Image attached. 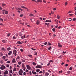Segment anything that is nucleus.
<instances>
[{"instance_id": "1", "label": "nucleus", "mask_w": 76, "mask_h": 76, "mask_svg": "<svg viewBox=\"0 0 76 76\" xmlns=\"http://www.w3.org/2000/svg\"><path fill=\"white\" fill-rule=\"evenodd\" d=\"M19 74L20 75H21V76L23 75L22 73H23V70L22 69H20V71L18 72Z\"/></svg>"}, {"instance_id": "2", "label": "nucleus", "mask_w": 76, "mask_h": 76, "mask_svg": "<svg viewBox=\"0 0 76 76\" xmlns=\"http://www.w3.org/2000/svg\"><path fill=\"white\" fill-rule=\"evenodd\" d=\"M6 68V66H5L3 65H1V66L0 67V69H1V70H3L4 69H5Z\"/></svg>"}, {"instance_id": "3", "label": "nucleus", "mask_w": 76, "mask_h": 76, "mask_svg": "<svg viewBox=\"0 0 76 76\" xmlns=\"http://www.w3.org/2000/svg\"><path fill=\"white\" fill-rule=\"evenodd\" d=\"M42 67V66L40 65H37V66H36V69H38V68H41Z\"/></svg>"}, {"instance_id": "4", "label": "nucleus", "mask_w": 76, "mask_h": 76, "mask_svg": "<svg viewBox=\"0 0 76 76\" xmlns=\"http://www.w3.org/2000/svg\"><path fill=\"white\" fill-rule=\"evenodd\" d=\"M27 69L28 70H31V67H30V66L28 65H26Z\"/></svg>"}, {"instance_id": "5", "label": "nucleus", "mask_w": 76, "mask_h": 76, "mask_svg": "<svg viewBox=\"0 0 76 76\" xmlns=\"http://www.w3.org/2000/svg\"><path fill=\"white\" fill-rule=\"evenodd\" d=\"M8 72L7 70H6L4 72V75H8Z\"/></svg>"}, {"instance_id": "6", "label": "nucleus", "mask_w": 76, "mask_h": 76, "mask_svg": "<svg viewBox=\"0 0 76 76\" xmlns=\"http://www.w3.org/2000/svg\"><path fill=\"white\" fill-rule=\"evenodd\" d=\"M17 53V51H16V50H13V54H16V53Z\"/></svg>"}, {"instance_id": "7", "label": "nucleus", "mask_w": 76, "mask_h": 76, "mask_svg": "<svg viewBox=\"0 0 76 76\" xmlns=\"http://www.w3.org/2000/svg\"><path fill=\"white\" fill-rule=\"evenodd\" d=\"M12 54V51H10L8 53V55L9 56H10V55H11V54Z\"/></svg>"}, {"instance_id": "8", "label": "nucleus", "mask_w": 76, "mask_h": 76, "mask_svg": "<svg viewBox=\"0 0 76 76\" xmlns=\"http://www.w3.org/2000/svg\"><path fill=\"white\" fill-rule=\"evenodd\" d=\"M24 64H22V67H23V68H26V67H25V65H24Z\"/></svg>"}, {"instance_id": "9", "label": "nucleus", "mask_w": 76, "mask_h": 76, "mask_svg": "<svg viewBox=\"0 0 76 76\" xmlns=\"http://www.w3.org/2000/svg\"><path fill=\"white\" fill-rule=\"evenodd\" d=\"M45 75L46 76H48L49 75V73L47 72H46L45 74Z\"/></svg>"}, {"instance_id": "10", "label": "nucleus", "mask_w": 76, "mask_h": 76, "mask_svg": "<svg viewBox=\"0 0 76 76\" xmlns=\"http://www.w3.org/2000/svg\"><path fill=\"white\" fill-rule=\"evenodd\" d=\"M72 20H73L71 18H68V20L69 21H72Z\"/></svg>"}, {"instance_id": "11", "label": "nucleus", "mask_w": 76, "mask_h": 76, "mask_svg": "<svg viewBox=\"0 0 76 76\" xmlns=\"http://www.w3.org/2000/svg\"><path fill=\"white\" fill-rule=\"evenodd\" d=\"M32 73L33 74H34V75H37V72H34V70H33L32 71Z\"/></svg>"}, {"instance_id": "12", "label": "nucleus", "mask_w": 76, "mask_h": 76, "mask_svg": "<svg viewBox=\"0 0 76 76\" xmlns=\"http://www.w3.org/2000/svg\"><path fill=\"white\" fill-rule=\"evenodd\" d=\"M45 22H51V21L50 20H46Z\"/></svg>"}, {"instance_id": "13", "label": "nucleus", "mask_w": 76, "mask_h": 76, "mask_svg": "<svg viewBox=\"0 0 76 76\" xmlns=\"http://www.w3.org/2000/svg\"><path fill=\"white\" fill-rule=\"evenodd\" d=\"M21 38L22 39H24V38H25V36L24 35V36H22Z\"/></svg>"}, {"instance_id": "14", "label": "nucleus", "mask_w": 76, "mask_h": 76, "mask_svg": "<svg viewBox=\"0 0 76 76\" xmlns=\"http://www.w3.org/2000/svg\"><path fill=\"white\" fill-rule=\"evenodd\" d=\"M12 61L13 63H15L16 62V61H15V58H14L13 59Z\"/></svg>"}, {"instance_id": "15", "label": "nucleus", "mask_w": 76, "mask_h": 76, "mask_svg": "<svg viewBox=\"0 0 76 76\" xmlns=\"http://www.w3.org/2000/svg\"><path fill=\"white\" fill-rule=\"evenodd\" d=\"M10 35H11V34L10 33H8L7 34V36H8V37H10Z\"/></svg>"}, {"instance_id": "16", "label": "nucleus", "mask_w": 76, "mask_h": 76, "mask_svg": "<svg viewBox=\"0 0 76 76\" xmlns=\"http://www.w3.org/2000/svg\"><path fill=\"white\" fill-rule=\"evenodd\" d=\"M2 58L3 59V60H5V59H6V56H4L2 57Z\"/></svg>"}, {"instance_id": "17", "label": "nucleus", "mask_w": 76, "mask_h": 76, "mask_svg": "<svg viewBox=\"0 0 76 76\" xmlns=\"http://www.w3.org/2000/svg\"><path fill=\"white\" fill-rule=\"evenodd\" d=\"M1 50L2 51H6V50L4 49V48L3 47L2 48Z\"/></svg>"}, {"instance_id": "18", "label": "nucleus", "mask_w": 76, "mask_h": 76, "mask_svg": "<svg viewBox=\"0 0 76 76\" xmlns=\"http://www.w3.org/2000/svg\"><path fill=\"white\" fill-rule=\"evenodd\" d=\"M10 50H11V48L10 47L7 48V51H9Z\"/></svg>"}, {"instance_id": "19", "label": "nucleus", "mask_w": 76, "mask_h": 76, "mask_svg": "<svg viewBox=\"0 0 76 76\" xmlns=\"http://www.w3.org/2000/svg\"><path fill=\"white\" fill-rule=\"evenodd\" d=\"M19 22H20V24H22V25H24V22H23V23H21L20 22V21H19Z\"/></svg>"}, {"instance_id": "20", "label": "nucleus", "mask_w": 76, "mask_h": 76, "mask_svg": "<svg viewBox=\"0 0 76 76\" xmlns=\"http://www.w3.org/2000/svg\"><path fill=\"white\" fill-rule=\"evenodd\" d=\"M21 7H22V8H23L26 9H27V8L23 6H21Z\"/></svg>"}, {"instance_id": "21", "label": "nucleus", "mask_w": 76, "mask_h": 76, "mask_svg": "<svg viewBox=\"0 0 76 76\" xmlns=\"http://www.w3.org/2000/svg\"><path fill=\"white\" fill-rule=\"evenodd\" d=\"M17 43H18V44H22V42H20V41H18L17 42Z\"/></svg>"}, {"instance_id": "22", "label": "nucleus", "mask_w": 76, "mask_h": 76, "mask_svg": "<svg viewBox=\"0 0 76 76\" xmlns=\"http://www.w3.org/2000/svg\"><path fill=\"white\" fill-rule=\"evenodd\" d=\"M48 45H51V43L50 42H48Z\"/></svg>"}, {"instance_id": "23", "label": "nucleus", "mask_w": 76, "mask_h": 76, "mask_svg": "<svg viewBox=\"0 0 76 76\" xmlns=\"http://www.w3.org/2000/svg\"><path fill=\"white\" fill-rule=\"evenodd\" d=\"M6 10H2V13L3 14H4V12H5Z\"/></svg>"}, {"instance_id": "24", "label": "nucleus", "mask_w": 76, "mask_h": 76, "mask_svg": "<svg viewBox=\"0 0 76 76\" xmlns=\"http://www.w3.org/2000/svg\"><path fill=\"white\" fill-rule=\"evenodd\" d=\"M9 73H12V69H10L9 70Z\"/></svg>"}, {"instance_id": "25", "label": "nucleus", "mask_w": 76, "mask_h": 76, "mask_svg": "<svg viewBox=\"0 0 76 76\" xmlns=\"http://www.w3.org/2000/svg\"><path fill=\"white\" fill-rule=\"evenodd\" d=\"M58 47H60V48L62 47V45H60V44H58Z\"/></svg>"}, {"instance_id": "26", "label": "nucleus", "mask_w": 76, "mask_h": 76, "mask_svg": "<svg viewBox=\"0 0 76 76\" xmlns=\"http://www.w3.org/2000/svg\"><path fill=\"white\" fill-rule=\"evenodd\" d=\"M5 14H6V15L8 14V11L5 10Z\"/></svg>"}, {"instance_id": "27", "label": "nucleus", "mask_w": 76, "mask_h": 76, "mask_svg": "<svg viewBox=\"0 0 76 76\" xmlns=\"http://www.w3.org/2000/svg\"><path fill=\"white\" fill-rule=\"evenodd\" d=\"M18 64H19V65H20L21 64H22V62L20 61L18 62Z\"/></svg>"}, {"instance_id": "28", "label": "nucleus", "mask_w": 76, "mask_h": 76, "mask_svg": "<svg viewBox=\"0 0 76 76\" xmlns=\"http://www.w3.org/2000/svg\"><path fill=\"white\" fill-rule=\"evenodd\" d=\"M48 49L49 50H51V47H50L49 48H48Z\"/></svg>"}, {"instance_id": "29", "label": "nucleus", "mask_w": 76, "mask_h": 76, "mask_svg": "<svg viewBox=\"0 0 76 76\" xmlns=\"http://www.w3.org/2000/svg\"><path fill=\"white\" fill-rule=\"evenodd\" d=\"M21 61H22V62H23V63H25V60L23 59H22Z\"/></svg>"}, {"instance_id": "30", "label": "nucleus", "mask_w": 76, "mask_h": 76, "mask_svg": "<svg viewBox=\"0 0 76 76\" xmlns=\"http://www.w3.org/2000/svg\"><path fill=\"white\" fill-rule=\"evenodd\" d=\"M13 39H16V37H15V36H13L12 37Z\"/></svg>"}, {"instance_id": "31", "label": "nucleus", "mask_w": 76, "mask_h": 76, "mask_svg": "<svg viewBox=\"0 0 76 76\" xmlns=\"http://www.w3.org/2000/svg\"><path fill=\"white\" fill-rule=\"evenodd\" d=\"M29 16L30 17L33 16V14H32V13H31L30 14Z\"/></svg>"}, {"instance_id": "32", "label": "nucleus", "mask_w": 76, "mask_h": 76, "mask_svg": "<svg viewBox=\"0 0 76 76\" xmlns=\"http://www.w3.org/2000/svg\"><path fill=\"white\" fill-rule=\"evenodd\" d=\"M19 35L20 36H22V34L20 32L19 33Z\"/></svg>"}, {"instance_id": "33", "label": "nucleus", "mask_w": 76, "mask_h": 76, "mask_svg": "<svg viewBox=\"0 0 76 76\" xmlns=\"http://www.w3.org/2000/svg\"><path fill=\"white\" fill-rule=\"evenodd\" d=\"M34 55H35L36 56H37V52H34Z\"/></svg>"}, {"instance_id": "34", "label": "nucleus", "mask_w": 76, "mask_h": 76, "mask_svg": "<svg viewBox=\"0 0 76 76\" xmlns=\"http://www.w3.org/2000/svg\"><path fill=\"white\" fill-rule=\"evenodd\" d=\"M33 65H34L35 66H36V65H37V64H36V63H35V62H33Z\"/></svg>"}, {"instance_id": "35", "label": "nucleus", "mask_w": 76, "mask_h": 76, "mask_svg": "<svg viewBox=\"0 0 76 76\" xmlns=\"http://www.w3.org/2000/svg\"><path fill=\"white\" fill-rule=\"evenodd\" d=\"M42 0H38L37 2H42Z\"/></svg>"}, {"instance_id": "36", "label": "nucleus", "mask_w": 76, "mask_h": 76, "mask_svg": "<svg viewBox=\"0 0 76 76\" xmlns=\"http://www.w3.org/2000/svg\"><path fill=\"white\" fill-rule=\"evenodd\" d=\"M31 49L32 50H33V51H35V50H36V49H34L33 48H32Z\"/></svg>"}, {"instance_id": "37", "label": "nucleus", "mask_w": 76, "mask_h": 76, "mask_svg": "<svg viewBox=\"0 0 76 76\" xmlns=\"http://www.w3.org/2000/svg\"><path fill=\"white\" fill-rule=\"evenodd\" d=\"M73 21H76V18H74L73 19Z\"/></svg>"}, {"instance_id": "38", "label": "nucleus", "mask_w": 76, "mask_h": 76, "mask_svg": "<svg viewBox=\"0 0 76 76\" xmlns=\"http://www.w3.org/2000/svg\"><path fill=\"white\" fill-rule=\"evenodd\" d=\"M16 68L14 67V69L13 70V71H15V72L16 71Z\"/></svg>"}, {"instance_id": "39", "label": "nucleus", "mask_w": 76, "mask_h": 76, "mask_svg": "<svg viewBox=\"0 0 76 76\" xmlns=\"http://www.w3.org/2000/svg\"><path fill=\"white\" fill-rule=\"evenodd\" d=\"M40 70H39V69H37V70H36V72H39V71H40Z\"/></svg>"}, {"instance_id": "40", "label": "nucleus", "mask_w": 76, "mask_h": 76, "mask_svg": "<svg viewBox=\"0 0 76 76\" xmlns=\"http://www.w3.org/2000/svg\"><path fill=\"white\" fill-rule=\"evenodd\" d=\"M2 6L3 7L5 6H6V4H2Z\"/></svg>"}, {"instance_id": "41", "label": "nucleus", "mask_w": 76, "mask_h": 76, "mask_svg": "<svg viewBox=\"0 0 76 76\" xmlns=\"http://www.w3.org/2000/svg\"><path fill=\"white\" fill-rule=\"evenodd\" d=\"M49 62L50 63H53V61H52V60H51L49 61Z\"/></svg>"}, {"instance_id": "42", "label": "nucleus", "mask_w": 76, "mask_h": 76, "mask_svg": "<svg viewBox=\"0 0 76 76\" xmlns=\"http://www.w3.org/2000/svg\"><path fill=\"white\" fill-rule=\"evenodd\" d=\"M67 73L68 74H70V73H71V72L70 71H67Z\"/></svg>"}, {"instance_id": "43", "label": "nucleus", "mask_w": 76, "mask_h": 76, "mask_svg": "<svg viewBox=\"0 0 76 76\" xmlns=\"http://www.w3.org/2000/svg\"><path fill=\"white\" fill-rule=\"evenodd\" d=\"M57 19H60V16L59 15H58L57 16Z\"/></svg>"}, {"instance_id": "44", "label": "nucleus", "mask_w": 76, "mask_h": 76, "mask_svg": "<svg viewBox=\"0 0 76 76\" xmlns=\"http://www.w3.org/2000/svg\"><path fill=\"white\" fill-rule=\"evenodd\" d=\"M2 42L3 43H6V41H5V40H3Z\"/></svg>"}, {"instance_id": "45", "label": "nucleus", "mask_w": 76, "mask_h": 76, "mask_svg": "<svg viewBox=\"0 0 76 76\" xmlns=\"http://www.w3.org/2000/svg\"><path fill=\"white\" fill-rule=\"evenodd\" d=\"M0 55L1 56H3V53H0Z\"/></svg>"}, {"instance_id": "46", "label": "nucleus", "mask_w": 76, "mask_h": 76, "mask_svg": "<svg viewBox=\"0 0 76 76\" xmlns=\"http://www.w3.org/2000/svg\"><path fill=\"white\" fill-rule=\"evenodd\" d=\"M47 44V42H45L44 43V45H46Z\"/></svg>"}, {"instance_id": "47", "label": "nucleus", "mask_w": 76, "mask_h": 76, "mask_svg": "<svg viewBox=\"0 0 76 76\" xmlns=\"http://www.w3.org/2000/svg\"><path fill=\"white\" fill-rule=\"evenodd\" d=\"M20 50L22 52H23V49H20Z\"/></svg>"}, {"instance_id": "48", "label": "nucleus", "mask_w": 76, "mask_h": 76, "mask_svg": "<svg viewBox=\"0 0 76 76\" xmlns=\"http://www.w3.org/2000/svg\"><path fill=\"white\" fill-rule=\"evenodd\" d=\"M52 31H53V32H55V31H56V29H53Z\"/></svg>"}, {"instance_id": "49", "label": "nucleus", "mask_w": 76, "mask_h": 76, "mask_svg": "<svg viewBox=\"0 0 76 76\" xmlns=\"http://www.w3.org/2000/svg\"><path fill=\"white\" fill-rule=\"evenodd\" d=\"M37 25H38L39 24V22L38 21H37V22L36 23Z\"/></svg>"}, {"instance_id": "50", "label": "nucleus", "mask_w": 76, "mask_h": 76, "mask_svg": "<svg viewBox=\"0 0 76 76\" xmlns=\"http://www.w3.org/2000/svg\"><path fill=\"white\" fill-rule=\"evenodd\" d=\"M23 16V15L21 14L20 15V17H22V16Z\"/></svg>"}, {"instance_id": "51", "label": "nucleus", "mask_w": 76, "mask_h": 76, "mask_svg": "<svg viewBox=\"0 0 76 76\" xmlns=\"http://www.w3.org/2000/svg\"><path fill=\"white\" fill-rule=\"evenodd\" d=\"M0 20H1V21L2 22H3V19L1 18H0Z\"/></svg>"}, {"instance_id": "52", "label": "nucleus", "mask_w": 76, "mask_h": 76, "mask_svg": "<svg viewBox=\"0 0 76 76\" xmlns=\"http://www.w3.org/2000/svg\"><path fill=\"white\" fill-rule=\"evenodd\" d=\"M69 16H73V14H69Z\"/></svg>"}, {"instance_id": "53", "label": "nucleus", "mask_w": 76, "mask_h": 76, "mask_svg": "<svg viewBox=\"0 0 76 76\" xmlns=\"http://www.w3.org/2000/svg\"><path fill=\"white\" fill-rule=\"evenodd\" d=\"M23 75H26V72H24L23 73Z\"/></svg>"}, {"instance_id": "54", "label": "nucleus", "mask_w": 76, "mask_h": 76, "mask_svg": "<svg viewBox=\"0 0 76 76\" xmlns=\"http://www.w3.org/2000/svg\"><path fill=\"white\" fill-rule=\"evenodd\" d=\"M29 74H30V75H32V73H31V71H30L29 72Z\"/></svg>"}, {"instance_id": "55", "label": "nucleus", "mask_w": 76, "mask_h": 76, "mask_svg": "<svg viewBox=\"0 0 76 76\" xmlns=\"http://www.w3.org/2000/svg\"><path fill=\"white\" fill-rule=\"evenodd\" d=\"M72 70V67H70L69 68V70Z\"/></svg>"}, {"instance_id": "56", "label": "nucleus", "mask_w": 76, "mask_h": 76, "mask_svg": "<svg viewBox=\"0 0 76 76\" xmlns=\"http://www.w3.org/2000/svg\"><path fill=\"white\" fill-rule=\"evenodd\" d=\"M58 25L56 26H55L56 28H58Z\"/></svg>"}, {"instance_id": "57", "label": "nucleus", "mask_w": 76, "mask_h": 76, "mask_svg": "<svg viewBox=\"0 0 76 76\" xmlns=\"http://www.w3.org/2000/svg\"><path fill=\"white\" fill-rule=\"evenodd\" d=\"M66 53H67V52H64V51L63 52V53H64V54H66Z\"/></svg>"}, {"instance_id": "58", "label": "nucleus", "mask_w": 76, "mask_h": 76, "mask_svg": "<svg viewBox=\"0 0 76 76\" xmlns=\"http://www.w3.org/2000/svg\"><path fill=\"white\" fill-rule=\"evenodd\" d=\"M7 63H10V61H7Z\"/></svg>"}, {"instance_id": "59", "label": "nucleus", "mask_w": 76, "mask_h": 76, "mask_svg": "<svg viewBox=\"0 0 76 76\" xmlns=\"http://www.w3.org/2000/svg\"><path fill=\"white\" fill-rule=\"evenodd\" d=\"M6 67H9V65H7L6 66Z\"/></svg>"}, {"instance_id": "60", "label": "nucleus", "mask_w": 76, "mask_h": 76, "mask_svg": "<svg viewBox=\"0 0 76 76\" xmlns=\"http://www.w3.org/2000/svg\"><path fill=\"white\" fill-rule=\"evenodd\" d=\"M26 72L27 73L28 72V69H26Z\"/></svg>"}, {"instance_id": "61", "label": "nucleus", "mask_w": 76, "mask_h": 76, "mask_svg": "<svg viewBox=\"0 0 76 76\" xmlns=\"http://www.w3.org/2000/svg\"><path fill=\"white\" fill-rule=\"evenodd\" d=\"M59 73H62V72H63V71H59Z\"/></svg>"}, {"instance_id": "62", "label": "nucleus", "mask_w": 76, "mask_h": 76, "mask_svg": "<svg viewBox=\"0 0 76 76\" xmlns=\"http://www.w3.org/2000/svg\"><path fill=\"white\" fill-rule=\"evenodd\" d=\"M65 66H66V67H67V66H68V64H66L65 65Z\"/></svg>"}, {"instance_id": "63", "label": "nucleus", "mask_w": 76, "mask_h": 76, "mask_svg": "<svg viewBox=\"0 0 76 76\" xmlns=\"http://www.w3.org/2000/svg\"><path fill=\"white\" fill-rule=\"evenodd\" d=\"M48 72H50V73L51 72L50 70H48Z\"/></svg>"}, {"instance_id": "64", "label": "nucleus", "mask_w": 76, "mask_h": 76, "mask_svg": "<svg viewBox=\"0 0 76 76\" xmlns=\"http://www.w3.org/2000/svg\"><path fill=\"white\" fill-rule=\"evenodd\" d=\"M53 10H56V8H53Z\"/></svg>"}]
</instances>
